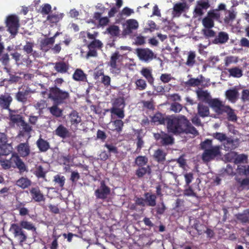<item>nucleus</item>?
Returning <instances> with one entry per match:
<instances>
[{"label":"nucleus","instance_id":"nucleus-28","mask_svg":"<svg viewBox=\"0 0 249 249\" xmlns=\"http://www.w3.org/2000/svg\"><path fill=\"white\" fill-rule=\"evenodd\" d=\"M72 77L73 79L77 81H87V75L83 71L79 69H76L73 74Z\"/></svg>","mask_w":249,"mask_h":249},{"label":"nucleus","instance_id":"nucleus-40","mask_svg":"<svg viewBox=\"0 0 249 249\" xmlns=\"http://www.w3.org/2000/svg\"><path fill=\"white\" fill-rule=\"evenodd\" d=\"M236 218L242 223L249 222V210L247 209L242 213L237 214Z\"/></svg>","mask_w":249,"mask_h":249},{"label":"nucleus","instance_id":"nucleus-45","mask_svg":"<svg viewBox=\"0 0 249 249\" xmlns=\"http://www.w3.org/2000/svg\"><path fill=\"white\" fill-rule=\"evenodd\" d=\"M12 147L10 145H5V144L0 145V155L7 156L11 152Z\"/></svg>","mask_w":249,"mask_h":249},{"label":"nucleus","instance_id":"nucleus-30","mask_svg":"<svg viewBox=\"0 0 249 249\" xmlns=\"http://www.w3.org/2000/svg\"><path fill=\"white\" fill-rule=\"evenodd\" d=\"M166 153L161 149H158L155 151L153 157L158 162L162 163L165 160Z\"/></svg>","mask_w":249,"mask_h":249},{"label":"nucleus","instance_id":"nucleus-25","mask_svg":"<svg viewBox=\"0 0 249 249\" xmlns=\"http://www.w3.org/2000/svg\"><path fill=\"white\" fill-rule=\"evenodd\" d=\"M54 132L55 135L63 139H65L69 136L68 130L62 124H60Z\"/></svg>","mask_w":249,"mask_h":249},{"label":"nucleus","instance_id":"nucleus-35","mask_svg":"<svg viewBox=\"0 0 249 249\" xmlns=\"http://www.w3.org/2000/svg\"><path fill=\"white\" fill-rule=\"evenodd\" d=\"M198 114L202 117L208 116L209 115V109L208 106L199 103L197 106Z\"/></svg>","mask_w":249,"mask_h":249},{"label":"nucleus","instance_id":"nucleus-18","mask_svg":"<svg viewBox=\"0 0 249 249\" xmlns=\"http://www.w3.org/2000/svg\"><path fill=\"white\" fill-rule=\"evenodd\" d=\"M226 156L229 161H231L233 159L234 162L236 164L243 162L247 159V157L245 155L241 154L237 155L234 152L228 153Z\"/></svg>","mask_w":249,"mask_h":249},{"label":"nucleus","instance_id":"nucleus-21","mask_svg":"<svg viewBox=\"0 0 249 249\" xmlns=\"http://www.w3.org/2000/svg\"><path fill=\"white\" fill-rule=\"evenodd\" d=\"M69 120L71 124L77 125L81 123L82 119L79 113L75 110H72L69 115Z\"/></svg>","mask_w":249,"mask_h":249},{"label":"nucleus","instance_id":"nucleus-1","mask_svg":"<svg viewBox=\"0 0 249 249\" xmlns=\"http://www.w3.org/2000/svg\"><path fill=\"white\" fill-rule=\"evenodd\" d=\"M152 122L157 124L166 123L168 131L174 134L185 133L194 136L198 134V131L189 120L182 115L178 117L170 116L165 119L161 113H158L152 117Z\"/></svg>","mask_w":249,"mask_h":249},{"label":"nucleus","instance_id":"nucleus-14","mask_svg":"<svg viewBox=\"0 0 249 249\" xmlns=\"http://www.w3.org/2000/svg\"><path fill=\"white\" fill-rule=\"evenodd\" d=\"M239 92L235 88L227 90L225 92L226 98L231 103H234L239 98Z\"/></svg>","mask_w":249,"mask_h":249},{"label":"nucleus","instance_id":"nucleus-12","mask_svg":"<svg viewBox=\"0 0 249 249\" xmlns=\"http://www.w3.org/2000/svg\"><path fill=\"white\" fill-rule=\"evenodd\" d=\"M13 100V98L9 93H5L0 96V107L2 109H8Z\"/></svg>","mask_w":249,"mask_h":249},{"label":"nucleus","instance_id":"nucleus-20","mask_svg":"<svg viewBox=\"0 0 249 249\" xmlns=\"http://www.w3.org/2000/svg\"><path fill=\"white\" fill-rule=\"evenodd\" d=\"M141 74L147 80L150 84H152L154 78L152 76V70L149 68H142L140 71Z\"/></svg>","mask_w":249,"mask_h":249},{"label":"nucleus","instance_id":"nucleus-59","mask_svg":"<svg viewBox=\"0 0 249 249\" xmlns=\"http://www.w3.org/2000/svg\"><path fill=\"white\" fill-rule=\"evenodd\" d=\"M124 106L125 104L124 99L122 98H118L115 100L113 107L122 108H124Z\"/></svg>","mask_w":249,"mask_h":249},{"label":"nucleus","instance_id":"nucleus-10","mask_svg":"<svg viewBox=\"0 0 249 249\" xmlns=\"http://www.w3.org/2000/svg\"><path fill=\"white\" fill-rule=\"evenodd\" d=\"M210 103L214 111L219 114L224 113V110L227 106L223 105L222 102L217 99L211 100Z\"/></svg>","mask_w":249,"mask_h":249},{"label":"nucleus","instance_id":"nucleus-27","mask_svg":"<svg viewBox=\"0 0 249 249\" xmlns=\"http://www.w3.org/2000/svg\"><path fill=\"white\" fill-rule=\"evenodd\" d=\"M110 111L111 114L112 120L115 119L114 116H116L120 119H122L124 117V108H120L112 107L110 108Z\"/></svg>","mask_w":249,"mask_h":249},{"label":"nucleus","instance_id":"nucleus-23","mask_svg":"<svg viewBox=\"0 0 249 249\" xmlns=\"http://www.w3.org/2000/svg\"><path fill=\"white\" fill-rule=\"evenodd\" d=\"M196 93L198 98L200 100L208 102L211 100V95L207 90L199 89L196 90Z\"/></svg>","mask_w":249,"mask_h":249},{"label":"nucleus","instance_id":"nucleus-62","mask_svg":"<svg viewBox=\"0 0 249 249\" xmlns=\"http://www.w3.org/2000/svg\"><path fill=\"white\" fill-rule=\"evenodd\" d=\"M35 175L38 178H43L45 177V172L44 171L43 168L41 166H38L36 167L35 171Z\"/></svg>","mask_w":249,"mask_h":249},{"label":"nucleus","instance_id":"nucleus-42","mask_svg":"<svg viewBox=\"0 0 249 249\" xmlns=\"http://www.w3.org/2000/svg\"><path fill=\"white\" fill-rule=\"evenodd\" d=\"M31 182L27 178H21L17 180L16 184L19 187L25 189L31 185Z\"/></svg>","mask_w":249,"mask_h":249},{"label":"nucleus","instance_id":"nucleus-41","mask_svg":"<svg viewBox=\"0 0 249 249\" xmlns=\"http://www.w3.org/2000/svg\"><path fill=\"white\" fill-rule=\"evenodd\" d=\"M19 226L21 227L22 229L31 231L34 232H36V228L33 224L27 221L23 220L20 221V225Z\"/></svg>","mask_w":249,"mask_h":249},{"label":"nucleus","instance_id":"nucleus-52","mask_svg":"<svg viewBox=\"0 0 249 249\" xmlns=\"http://www.w3.org/2000/svg\"><path fill=\"white\" fill-rule=\"evenodd\" d=\"M100 74L102 75V77L101 78V83L106 88H108L109 86H110V82H111L110 77L108 75H105L104 73V72H101Z\"/></svg>","mask_w":249,"mask_h":249},{"label":"nucleus","instance_id":"nucleus-7","mask_svg":"<svg viewBox=\"0 0 249 249\" xmlns=\"http://www.w3.org/2000/svg\"><path fill=\"white\" fill-rule=\"evenodd\" d=\"M8 160L10 164V168H18L20 173L27 170L24 163L17 154H13L10 159Z\"/></svg>","mask_w":249,"mask_h":249},{"label":"nucleus","instance_id":"nucleus-26","mask_svg":"<svg viewBox=\"0 0 249 249\" xmlns=\"http://www.w3.org/2000/svg\"><path fill=\"white\" fill-rule=\"evenodd\" d=\"M54 43V37L45 38L41 42V49L45 52H47L51 49V47Z\"/></svg>","mask_w":249,"mask_h":249},{"label":"nucleus","instance_id":"nucleus-2","mask_svg":"<svg viewBox=\"0 0 249 249\" xmlns=\"http://www.w3.org/2000/svg\"><path fill=\"white\" fill-rule=\"evenodd\" d=\"M200 145L204 151L202 158L205 161H209L220 155L221 147L219 145H213L211 140H206L201 143Z\"/></svg>","mask_w":249,"mask_h":249},{"label":"nucleus","instance_id":"nucleus-38","mask_svg":"<svg viewBox=\"0 0 249 249\" xmlns=\"http://www.w3.org/2000/svg\"><path fill=\"white\" fill-rule=\"evenodd\" d=\"M186 6L185 3H178L175 4L173 8V14L178 16L184 10Z\"/></svg>","mask_w":249,"mask_h":249},{"label":"nucleus","instance_id":"nucleus-53","mask_svg":"<svg viewBox=\"0 0 249 249\" xmlns=\"http://www.w3.org/2000/svg\"><path fill=\"white\" fill-rule=\"evenodd\" d=\"M235 18V14L234 12L231 11H227L225 13V17L224 18L225 22L229 23L232 21Z\"/></svg>","mask_w":249,"mask_h":249},{"label":"nucleus","instance_id":"nucleus-43","mask_svg":"<svg viewBox=\"0 0 249 249\" xmlns=\"http://www.w3.org/2000/svg\"><path fill=\"white\" fill-rule=\"evenodd\" d=\"M51 113L56 117H59L62 115V110L56 105H53L49 108Z\"/></svg>","mask_w":249,"mask_h":249},{"label":"nucleus","instance_id":"nucleus-15","mask_svg":"<svg viewBox=\"0 0 249 249\" xmlns=\"http://www.w3.org/2000/svg\"><path fill=\"white\" fill-rule=\"evenodd\" d=\"M35 46L34 42L26 41V44L23 47V51L28 54L32 55L34 58L39 57L38 53L33 50Z\"/></svg>","mask_w":249,"mask_h":249},{"label":"nucleus","instance_id":"nucleus-55","mask_svg":"<svg viewBox=\"0 0 249 249\" xmlns=\"http://www.w3.org/2000/svg\"><path fill=\"white\" fill-rule=\"evenodd\" d=\"M108 33L112 36H117L119 34L120 30L118 26L112 25L107 29Z\"/></svg>","mask_w":249,"mask_h":249},{"label":"nucleus","instance_id":"nucleus-34","mask_svg":"<svg viewBox=\"0 0 249 249\" xmlns=\"http://www.w3.org/2000/svg\"><path fill=\"white\" fill-rule=\"evenodd\" d=\"M228 39L229 36L228 34L224 32H221L215 38L214 42L216 44H223L226 42Z\"/></svg>","mask_w":249,"mask_h":249},{"label":"nucleus","instance_id":"nucleus-31","mask_svg":"<svg viewBox=\"0 0 249 249\" xmlns=\"http://www.w3.org/2000/svg\"><path fill=\"white\" fill-rule=\"evenodd\" d=\"M110 124L113 126V128L111 129L112 130L116 131L119 133L122 131L124 122L121 119H116L114 121L111 119Z\"/></svg>","mask_w":249,"mask_h":249},{"label":"nucleus","instance_id":"nucleus-29","mask_svg":"<svg viewBox=\"0 0 249 249\" xmlns=\"http://www.w3.org/2000/svg\"><path fill=\"white\" fill-rule=\"evenodd\" d=\"M144 198L145 204L151 207H154L156 205V195L152 194L150 193H146L144 194Z\"/></svg>","mask_w":249,"mask_h":249},{"label":"nucleus","instance_id":"nucleus-47","mask_svg":"<svg viewBox=\"0 0 249 249\" xmlns=\"http://www.w3.org/2000/svg\"><path fill=\"white\" fill-rule=\"evenodd\" d=\"M103 46V43L98 39H94L88 45L89 49H100Z\"/></svg>","mask_w":249,"mask_h":249},{"label":"nucleus","instance_id":"nucleus-51","mask_svg":"<svg viewBox=\"0 0 249 249\" xmlns=\"http://www.w3.org/2000/svg\"><path fill=\"white\" fill-rule=\"evenodd\" d=\"M122 58V56L119 54V52H116L112 54L109 64H117V63L120 62Z\"/></svg>","mask_w":249,"mask_h":249},{"label":"nucleus","instance_id":"nucleus-37","mask_svg":"<svg viewBox=\"0 0 249 249\" xmlns=\"http://www.w3.org/2000/svg\"><path fill=\"white\" fill-rule=\"evenodd\" d=\"M9 117L10 121L13 123L19 125L23 121L21 116L19 114H14V111H12L11 109H9Z\"/></svg>","mask_w":249,"mask_h":249},{"label":"nucleus","instance_id":"nucleus-9","mask_svg":"<svg viewBox=\"0 0 249 249\" xmlns=\"http://www.w3.org/2000/svg\"><path fill=\"white\" fill-rule=\"evenodd\" d=\"M110 193V189L107 186L104 181L101 182L100 186L95 190V195L97 198L105 199Z\"/></svg>","mask_w":249,"mask_h":249},{"label":"nucleus","instance_id":"nucleus-49","mask_svg":"<svg viewBox=\"0 0 249 249\" xmlns=\"http://www.w3.org/2000/svg\"><path fill=\"white\" fill-rule=\"evenodd\" d=\"M202 23L205 28H212L214 26L213 20L208 16L202 19Z\"/></svg>","mask_w":249,"mask_h":249},{"label":"nucleus","instance_id":"nucleus-36","mask_svg":"<svg viewBox=\"0 0 249 249\" xmlns=\"http://www.w3.org/2000/svg\"><path fill=\"white\" fill-rule=\"evenodd\" d=\"M228 71L229 72L230 76H232L234 78H240L243 75L242 70L237 67H234L231 69H229Z\"/></svg>","mask_w":249,"mask_h":249},{"label":"nucleus","instance_id":"nucleus-3","mask_svg":"<svg viewBox=\"0 0 249 249\" xmlns=\"http://www.w3.org/2000/svg\"><path fill=\"white\" fill-rule=\"evenodd\" d=\"M69 97L68 91L60 89L56 86L51 89L49 97L57 104L64 103L65 100L69 98Z\"/></svg>","mask_w":249,"mask_h":249},{"label":"nucleus","instance_id":"nucleus-24","mask_svg":"<svg viewBox=\"0 0 249 249\" xmlns=\"http://www.w3.org/2000/svg\"><path fill=\"white\" fill-rule=\"evenodd\" d=\"M238 146L237 140H233L231 138H227L224 143V148L227 151H230L236 148Z\"/></svg>","mask_w":249,"mask_h":249},{"label":"nucleus","instance_id":"nucleus-54","mask_svg":"<svg viewBox=\"0 0 249 249\" xmlns=\"http://www.w3.org/2000/svg\"><path fill=\"white\" fill-rule=\"evenodd\" d=\"M201 80L199 78H191L185 82V85L188 86L196 87L200 85Z\"/></svg>","mask_w":249,"mask_h":249},{"label":"nucleus","instance_id":"nucleus-32","mask_svg":"<svg viewBox=\"0 0 249 249\" xmlns=\"http://www.w3.org/2000/svg\"><path fill=\"white\" fill-rule=\"evenodd\" d=\"M196 54L195 52L190 51L187 53L185 64L189 67H193L196 63Z\"/></svg>","mask_w":249,"mask_h":249},{"label":"nucleus","instance_id":"nucleus-61","mask_svg":"<svg viewBox=\"0 0 249 249\" xmlns=\"http://www.w3.org/2000/svg\"><path fill=\"white\" fill-rule=\"evenodd\" d=\"M0 164L4 169H9L10 168V164L8 159L4 157H0Z\"/></svg>","mask_w":249,"mask_h":249},{"label":"nucleus","instance_id":"nucleus-50","mask_svg":"<svg viewBox=\"0 0 249 249\" xmlns=\"http://www.w3.org/2000/svg\"><path fill=\"white\" fill-rule=\"evenodd\" d=\"M135 84L136 85L137 89L139 90H144L147 87L146 81L142 79H139L135 81Z\"/></svg>","mask_w":249,"mask_h":249},{"label":"nucleus","instance_id":"nucleus-17","mask_svg":"<svg viewBox=\"0 0 249 249\" xmlns=\"http://www.w3.org/2000/svg\"><path fill=\"white\" fill-rule=\"evenodd\" d=\"M126 28L124 32L126 34H131L133 30H136L139 27L138 21L134 19H129L126 21Z\"/></svg>","mask_w":249,"mask_h":249},{"label":"nucleus","instance_id":"nucleus-57","mask_svg":"<svg viewBox=\"0 0 249 249\" xmlns=\"http://www.w3.org/2000/svg\"><path fill=\"white\" fill-rule=\"evenodd\" d=\"M207 16L212 19L213 20L214 19H218L220 17V13L218 11V10L215 9L214 10L210 11L208 13Z\"/></svg>","mask_w":249,"mask_h":249},{"label":"nucleus","instance_id":"nucleus-44","mask_svg":"<svg viewBox=\"0 0 249 249\" xmlns=\"http://www.w3.org/2000/svg\"><path fill=\"white\" fill-rule=\"evenodd\" d=\"M151 173V168L149 166L146 167H142L136 170V174L139 177H143L146 173L150 174Z\"/></svg>","mask_w":249,"mask_h":249},{"label":"nucleus","instance_id":"nucleus-22","mask_svg":"<svg viewBox=\"0 0 249 249\" xmlns=\"http://www.w3.org/2000/svg\"><path fill=\"white\" fill-rule=\"evenodd\" d=\"M36 144L39 151L42 152L47 151L50 147L49 142L41 137L36 141Z\"/></svg>","mask_w":249,"mask_h":249},{"label":"nucleus","instance_id":"nucleus-60","mask_svg":"<svg viewBox=\"0 0 249 249\" xmlns=\"http://www.w3.org/2000/svg\"><path fill=\"white\" fill-rule=\"evenodd\" d=\"M170 74L163 73L160 76V80L164 83H166L170 81L171 80H174Z\"/></svg>","mask_w":249,"mask_h":249},{"label":"nucleus","instance_id":"nucleus-5","mask_svg":"<svg viewBox=\"0 0 249 249\" xmlns=\"http://www.w3.org/2000/svg\"><path fill=\"white\" fill-rule=\"evenodd\" d=\"M9 231L13 233L14 237L18 239L21 245L27 239V236L25 232L18 224H12Z\"/></svg>","mask_w":249,"mask_h":249},{"label":"nucleus","instance_id":"nucleus-6","mask_svg":"<svg viewBox=\"0 0 249 249\" xmlns=\"http://www.w3.org/2000/svg\"><path fill=\"white\" fill-rule=\"evenodd\" d=\"M6 25L8 31L12 35L15 36L19 27V19L17 16L11 15L7 17Z\"/></svg>","mask_w":249,"mask_h":249},{"label":"nucleus","instance_id":"nucleus-46","mask_svg":"<svg viewBox=\"0 0 249 249\" xmlns=\"http://www.w3.org/2000/svg\"><path fill=\"white\" fill-rule=\"evenodd\" d=\"M236 180L240 185V187L242 189H249V178H246L243 179H241L238 178H236Z\"/></svg>","mask_w":249,"mask_h":249},{"label":"nucleus","instance_id":"nucleus-64","mask_svg":"<svg viewBox=\"0 0 249 249\" xmlns=\"http://www.w3.org/2000/svg\"><path fill=\"white\" fill-rule=\"evenodd\" d=\"M184 177L186 182V186H189L194 178L193 174L192 173H187L184 175Z\"/></svg>","mask_w":249,"mask_h":249},{"label":"nucleus","instance_id":"nucleus-13","mask_svg":"<svg viewBox=\"0 0 249 249\" xmlns=\"http://www.w3.org/2000/svg\"><path fill=\"white\" fill-rule=\"evenodd\" d=\"M17 151L22 157L28 156L30 153V147L28 141L21 143L17 146Z\"/></svg>","mask_w":249,"mask_h":249},{"label":"nucleus","instance_id":"nucleus-33","mask_svg":"<svg viewBox=\"0 0 249 249\" xmlns=\"http://www.w3.org/2000/svg\"><path fill=\"white\" fill-rule=\"evenodd\" d=\"M54 64V68L58 72L65 73L68 70L69 66L66 62L61 61L56 62Z\"/></svg>","mask_w":249,"mask_h":249},{"label":"nucleus","instance_id":"nucleus-63","mask_svg":"<svg viewBox=\"0 0 249 249\" xmlns=\"http://www.w3.org/2000/svg\"><path fill=\"white\" fill-rule=\"evenodd\" d=\"M182 108V106L178 103H174L171 105V110L175 112H180Z\"/></svg>","mask_w":249,"mask_h":249},{"label":"nucleus","instance_id":"nucleus-39","mask_svg":"<svg viewBox=\"0 0 249 249\" xmlns=\"http://www.w3.org/2000/svg\"><path fill=\"white\" fill-rule=\"evenodd\" d=\"M224 112L227 114L228 120L230 121L235 122L237 120L236 115L234 110L231 108L229 106H227Z\"/></svg>","mask_w":249,"mask_h":249},{"label":"nucleus","instance_id":"nucleus-16","mask_svg":"<svg viewBox=\"0 0 249 249\" xmlns=\"http://www.w3.org/2000/svg\"><path fill=\"white\" fill-rule=\"evenodd\" d=\"M30 90L28 89H19L18 91L16 93V98L18 101L25 103L28 98Z\"/></svg>","mask_w":249,"mask_h":249},{"label":"nucleus","instance_id":"nucleus-58","mask_svg":"<svg viewBox=\"0 0 249 249\" xmlns=\"http://www.w3.org/2000/svg\"><path fill=\"white\" fill-rule=\"evenodd\" d=\"M53 180L55 183H57L60 187L62 188L64 185L65 178L64 176L56 175L54 177Z\"/></svg>","mask_w":249,"mask_h":249},{"label":"nucleus","instance_id":"nucleus-56","mask_svg":"<svg viewBox=\"0 0 249 249\" xmlns=\"http://www.w3.org/2000/svg\"><path fill=\"white\" fill-rule=\"evenodd\" d=\"M238 58L234 56H229L225 59V64L226 66L228 67L231 63H236L238 62Z\"/></svg>","mask_w":249,"mask_h":249},{"label":"nucleus","instance_id":"nucleus-8","mask_svg":"<svg viewBox=\"0 0 249 249\" xmlns=\"http://www.w3.org/2000/svg\"><path fill=\"white\" fill-rule=\"evenodd\" d=\"M154 137L157 141H160V143L163 146L172 145L174 143L173 137L162 131L154 134Z\"/></svg>","mask_w":249,"mask_h":249},{"label":"nucleus","instance_id":"nucleus-48","mask_svg":"<svg viewBox=\"0 0 249 249\" xmlns=\"http://www.w3.org/2000/svg\"><path fill=\"white\" fill-rule=\"evenodd\" d=\"M148 162V158L145 156H140L135 159V163L139 166H142Z\"/></svg>","mask_w":249,"mask_h":249},{"label":"nucleus","instance_id":"nucleus-11","mask_svg":"<svg viewBox=\"0 0 249 249\" xmlns=\"http://www.w3.org/2000/svg\"><path fill=\"white\" fill-rule=\"evenodd\" d=\"M30 193L33 200L37 202L44 201L45 198L38 187H32Z\"/></svg>","mask_w":249,"mask_h":249},{"label":"nucleus","instance_id":"nucleus-19","mask_svg":"<svg viewBox=\"0 0 249 249\" xmlns=\"http://www.w3.org/2000/svg\"><path fill=\"white\" fill-rule=\"evenodd\" d=\"M209 7V4L207 1H202L198 2L194 10V16L199 17L203 14V10L206 9Z\"/></svg>","mask_w":249,"mask_h":249},{"label":"nucleus","instance_id":"nucleus-4","mask_svg":"<svg viewBox=\"0 0 249 249\" xmlns=\"http://www.w3.org/2000/svg\"><path fill=\"white\" fill-rule=\"evenodd\" d=\"M135 52L139 59L145 62H149L156 57L153 51L148 48H137Z\"/></svg>","mask_w":249,"mask_h":249}]
</instances>
